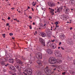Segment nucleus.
Segmentation results:
<instances>
[{"label": "nucleus", "mask_w": 75, "mask_h": 75, "mask_svg": "<svg viewBox=\"0 0 75 75\" xmlns=\"http://www.w3.org/2000/svg\"><path fill=\"white\" fill-rule=\"evenodd\" d=\"M50 64H54L57 62V60L53 57H51L49 58Z\"/></svg>", "instance_id": "obj_1"}, {"label": "nucleus", "mask_w": 75, "mask_h": 75, "mask_svg": "<svg viewBox=\"0 0 75 75\" xmlns=\"http://www.w3.org/2000/svg\"><path fill=\"white\" fill-rule=\"evenodd\" d=\"M14 65L16 68L19 71V73L20 74L19 75H23V74L21 72V67L20 66L18 65V64H17L16 63H15Z\"/></svg>", "instance_id": "obj_2"}, {"label": "nucleus", "mask_w": 75, "mask_h": 75, "mask_svg": "<svg viewBox=\"0 0 75 75\" xmlns=\"http://www.w3.org/2000/svg\"><path fill=\"white\" fill-rule=\"evenodd\" d=\"M54 53L55 55L58 57H62L61 52L58 50H55L54 52Z\"/></svg>", "instance_id": "obj_3"}, {"label": "nucleus", "mask_w": 75, "mask_h": 75, "mask_svg": "<svg viewBox=\"0 0 75 75\" xmlns=\"http://www.w3.org/2000/svg\"><path fill=\"white\" fill-rule=\"evenodd\" d=\"M48 67H47L46 68H45L44 71H46L47 73L46 74H48L49 75H51L52 74V71L50 70H49V69H48Z\"/></svg>", "instance_id": "obj_4"}, {"label": "nucleus", "mask_w": 75, "mask_h": 75, "mask_svg": "<svg viewBox=\"0 0 75 75\" xmlns=\"http://www.w3.org/2000/svg\"><path fill=\"white\" fill-rule=\"evenodd\" d=\"M9 69L11 71H14V72H16L17 71L16 69L15 68V67L11 65H10V66L9 67Z\"/></svg>", "instance_id": "obj_5"}, {"label": "nucleus", "mask_w": 75, "mask_h": 75, "mask_svg": "<svg viewBox=\"0 0 75 75\" xmlns=\"http://www.w3.org/2000/svg\"><path fill=\"white\" fill-rule=\"evenodd\" d=\"M36 57L37 58L38 57L39 59H42V53L40 52L37 53V54Z\"/></svg>", "instance_id": "obj_6"}, {"label": "nucleus", "mask_w": 75, "mask_h": 75, "mask_svg": "<svg viewBox=\"0 0 75 75\" xmlns=\"http://www.w3.org/2000/svg\"><path fill=\"white\" fill-rule=\"evenodd\" d=\"M39 41H40V43L43 46H45V42H44V40L42 39V38H40L39 39Z\"/></svg>", "instance_id": "obj_7"}, {"label": "nucleus", "mask_w": 75, "mask_h": 75, "mask_svg": "<svg viewBox=\"0 0 75 75\" xmlns=\"http://www.w3.org/2000/svg\"><path fill=\"white\" fill-rule=\"evenodd\" d=\"M48 4L49 6L51 7H54V6H55V3L52 2H49L48 3Z\"/></svg>", "instance_id": "obj_8"}, {"label": "nucleus", "mask_w": 75, "mask_h": 75, "mask_svg": "<svg viewBox=\"0 0 75 75\" xmlns=\"http://www.w3.org/2000/svg\"><path fill=\"white\" fill-rule=\"evenodd\" d=\"M45 51L49 54H51L52 53V52L50 49H46Z\"/></svg>", "instance_id": "obj_9"}, {"label": "nucleus", "mask_w": 75, "mask_h": 75, "mask_svg": "<svg viewBox=\"0 0 75 75\" xmlns=\"http://www.w3.org/2000/svg\"><path fill=\"white\" fill-rule=\"evenodd\" d=\"M51 47H52L53 49H55L57 47V45L55 44H52L51 45Z\"/></svg>", "instance_id": "obj_10"}, {"label": "nucleus", "mask_w": 75, "mask_h": 75, "mask_svg": "<svg viewBox=\"0 0 75 75\" xmlns=\"http://www.w3.org/2000/svg\"><path fill=\"white\" fill-rule=\"evenodd\" d=\"M62 10V8L61 7H60L59 8H58V9H57V12L58 13H59L61 10Z\"/></svg>", "instance_id": "obj_11"}, {"label": "nucleus", "mask_w": 75, "mask_h": 75, "mask_svg": "<svg viewBox=\"0 0 75 75\" xmlns=\"http://www.w3.org/2000/svg\"><path fill=\"white\" fill-rule=\"evenodd\" d=\"M9 62L10 63H13L14 62V59H9L8 60Z\"/></svg>", "instance_id": "obj_12"}, {"label": "nucleus", "mask_w": 75, "mask_h": 75, "mask_svg": "<svg viewBox=\"0 0 75 75\" xmlns=\"http://www.w3.org/2000/svg\"><path fill=\"white\" fill-rule=\"evenodd\" d=\"M27 70V72L28 73V74L29 75H31V74L32 73V71H31V70Z\"/></svg>", "instance_id": "obj_13"}, {"label": "nucleus", "mask_w": 75, "mask_h": 75, "mask_svg": "<svg viewBox=\"0 0 75 75\" xmlns=\"http://www.w3.org/2000/svg\"><path fill=\"white\" fill-rule=\"evenodd\" d=\"M37 62L38 64L39 65H40V66L42 65V63L41 62V61L38 60Z\"/></svg>", "instance_id": "obj_14"}, {"label": "nucleus", "mask_w": 75, "mask_h": 75, "mask_svg": "<svg viewBox=\"0 0 75 75\" xmlns=\"http://www.w3.org/2000/svg\"><path fill=\"white\" fill-rule=\"evenodd\" d=\"M60 39H61V40H64V38L65 37V36L63 34L61 35L60 36Z\"/></svg>", "instance_id": "obj_15"}, {"label": "nucleus", "mask_w": 75, "mask_h": 75, "mask_svg": "<svg viewBox=\"0 0 75 75\" xmlns=\"http://www.w3.org/2000/svg\"><path fill=\"white\" fill-rule=\"evenodd\" d=\"M69 11V9L68 8H66L65 12L66 14H68Z\"/></svg>", "instance_id": "obj_16"}, {"label": "nucleus", "mask_w": 75, "mask_h": 75, "mask_svg": "<svg viewBox=\"0 0 75 75\" xmlns=\"http://www.w3.org/2000/svg\"><path fill=\"white\" fill-rule=\"evenodd\" d=\"M69 3L71 5H73L74 4V0L70 1Z\"/></svg>", "instance_id": "obj_17"}, {"label": "nucleus", "mask_w": 75, "mask_h": 75, "mask_svg": "<svg viewBox=\"0 0 75 75\" xmlns=\"http://www.w3.org/2000/svg\"><path fill=\"white\" fill-rule=\"evenodd\" d=\"M41 36L43 37H45V36L46 35V34H45V33H44V32H42L41 33Z\"/></svg>", "instance_id": "obj_18"}, {"label": "nucleus", "mask_w": 75, "mask_h": 75, "mask_svg": "<svg viewBox=\"0 0 75 75\" xmlns=\"http://www.w3.org/2000/svg\"><path fill=\"white\" fill-rule=\"evenodd\" d=\"M50 12L51 14H54V9H50Z\"/></svg>", "instance_id": "obj_19"}, {"label": "nucleus", "mask_w": 75, "mask_h": 75, "mask_svg": "<svg viewBox=\"0 0 75 75\" xmlns=\"http://www.w3.org/2000/svg\"><path fill=\"white\" fill-rule=\"evenodd\" d=\"M16 63H17V64H18L20 60L18 59L17 58H16Z\"/></svg>", "instance_id": "obj_20"}, {"label": "nucleus", "mask_w": 75, "mask_h": 75, "mask_svg": "<svg viewBox=\"0 0 75 75\" xmlns=\"http://www.w3.org/2000/svg\"><path fill=\"white\" fill-rule=\"evenodd\" d=\"M54 24H56L55 27L56 28H57V27H59V25H58V24H59V23H58V22H57V21L55 22Z\"/></svg>", "instance_id": "obj_21"}, {"label": "nucleus", "mask_w": 75, "mask_h": 75, "mask_svg": "<svg viewBox=\"0 0 75 75\" xmlns=\"http://www.w3.org/2000/svg\"><path fill=\"white\" fill-rule=\"evenodd\" d=\"M27 70H25V71L23 72V75H27Z\"/></svg>", "instance_id": "obj_22"}, {"label": "nucleus", "mask_w": 75, "mask_h": 75, "mask_svg": "<svg viewBox=\"0 0 75 75\" xmlns=\"http://www.w3.org/2000/svg\"><path fill=\"white\" fill-rule=\"evenodd\" d=\"M1 65H5V64L4 62H1Z\"/></svg>", "instance_id": "obj_23"}, {"label": "nucleus", "mask_w": 75, "mask_h": 75, "mask_svg": "<svg viewBox=\"0 0 75 75\" xmlns=\"http://www.w3.org/2000/svg\"><path fill=\"white\" fill-rule=\"evenodd\" d=\"M57 62L59 64H61V63H62V61L61 60H58L57 61Z\"/></svg>", "instance_id": "obj_24"}, {"label": "nucleus", "mask_w": 75, "mask_h": 75, "mask_svg": "<svg viewBox=\"0 0 75 75\" xmlns=\"http://www.w3.org/2000/svg\"><path fill=\"white\" fill-rule=\"evenodd\" d=\"M47 35L48 37H51V34L49 33H47Z\"/></svg>", "instance_id": "obj_25"}, {"label": "nucleus", "mask_w": 75, "mask_h": 75, "mask_svg": "<svg viewBox=\"0 0 75 75\" xmlns=\"http://www.w3.org/2000/svg\"><path fill=\"white\" fill-rule=\"evenodd\" d=\"M32 4L33 6H35V5L36 4H34V2H33V3H32Z\"/></svg>", "instance_id": "obj_26"}, {"label": "nucleus", "mask_w": 75, "mask_h": 75, "mask_svg": "<svg viewBox=\"0 0 75 75\" xmlns=\"http://www.w3.org/2000/svg\"><path fill=\"white\" fill-rule=\"evenodd\" d=\"M18 64H21V65L23 64V62H21V61H19V63Z\"/></svg>", "instance_id": "obj_27"}, {"label": "nucleus", "mask_w": 75, "mask_h": 75, "mask_svg": "<svg viewBox=\"0 0 75 75\" xmlns=\"http://www.w3.org/2000/svg\"><path fill=\"white\" fill-rule=\"evenodd\" d=\"M3 72H5L6 71V70L5 69H3Z\"/></svg>", "instance_id": "obj_28"}, {"label": "nucleus", "mask_w": 75, "mask_h": 75, "mask_svg": "<svg viewBox=\"0 0 75 75\" xmlns=\"http://www.w3.org/2000/svg\"><path fill=\"white\" fill-rule=\"evenodd\" d=\"M28 18L30 19H32V16H29Z\"/></svg>", "instance_id": "obj_29"}, {"label": "nucleus", "mask_w": 75, "mask_h": 75, "mask_svg": "<svg viewBox=\"0 0 75 75\" xmlns=\"http://www.w3.org/2000/svg\"><path fill=\"white\" fill-rule=\"evenodd\" d=\"M10 55H11V54L9 53L8 54V56L10 58H11V57H12V56Z\"/></svg>", "instance_id": "obj_30"}, {"label": "nucleus", "mask_w": 75, "mask_h": 75, "mask_svg": "<svg viewBox=\"0 0 75 75\" xmlns=\"http://www.w3.org/2000/svg\"><path fill=\"white\" fill-rule=\"evenodd\" d=\"M3 38H5V34H3L2 35Z\"/></svg>", "instance_id": "obj_31"}, {"label": "nucleus", "mask_w": 75, "mask_h": 75, "mask_svg": "<svg viewBox=\"0 0 75 75\" xmlns=\"http://www.w3.org/2000/svg\"><path fill=\"white\" fill-rule=\"evenodd\" d=\"M63 17H64V18L65 17H64V16H60V18L62 19V18H63Z\"/></svg>", "instance_id": "obj_32"}, {"label": "nucleus", "mask_w": 75, "mask_h": 75, "mask_svg": "<svg viewBox=\"0 0 75 75\" xmlns=\"http://www.w3.org/2000/svg\"><path fill=\"white\" fill-rule=\"evenodd\" d=\"M9 35L11 36L12 35H13V34L12 33H9Z\"/></svg>", "instance_id": "obj_33"}, {"label": "nucleus", "mask_w": 75, "mask_h": 75, "mask_svg": "<svg viewBox=\"0 0 75 75\" xmlns=\"http://www.w3.org/2000/svg\"><path fill=\"white\" fill-rule=\"evenodd\" d=\"M9 65V64H7L6 65H5L6 67H7V66H8Z\"/></svg>", "instance_id": "obj_34"}, {"label": "nucleus", "mask_w": 75, "mask_h": 75, "mask_svg": "<svg viewBox=\"0 0 75 75\" xmlns=\"http://www.w3.org/2000/svg\"><path fill=\"white\" fill-rule=\"evenodd\" d=\"M5 61H8V59H7V58H6L5 59Z\"/></svg>", "instance_id": "obj_35"}, {"label": "nucleus", "mask_w": 75, "mask_h": 75, "mask_svg": "<svg viewBox=\"0 0 75 75\" xmlns=\"http://www.w3.org/2000/svg\"><path fill=\"white\" fill-rule=\"evenodd\" d=\"M13 72H12L11 71H9V73L10 74H13Z\"/></svg>", "instance_id": "obj_36"}, {"label": "nucleus", "mask_w": 75, "mask_h": 75, "mask_svg": "<svg viewBox=\"0 0 75 75\" xmlns=\"http://www.w3.org/2000/svg\"><path fill=\"white\" fill-rule=\"evenodd\" d=\"M52 42H54V41H55V40L54 39L53 40H51Z\"/></svg>", "instance_id": "obj_37"}, {"label": "nucleus", "mask_w": 75, "mask_h": 75, "mask_svg": "<svg viewBox=\"0 0 75 75\" xmlns=\"http://www.w3.org/2000/svg\"><path fill=\"white\" fill-rule=\"evenodd\" d=\"M31 26L30 25V26H29V27L30 28V29H32V27H31Z\"/></svg>", "instance_id": "obj_38"}, {"label": "nucleus", "mask_w": 75, "mask_h": 75, "mask_svg": "<svg viewBox=\"0 0 75 75\" xmlns=\"http://www.w3.org/2000/svg\"><path fill=\"white\" fill-rule=\"evenodd\" d=\"M46 23H45V24L44 25V26H45L47 25V22H46Z\"/></svg>", "instance_id": "obj_39"}, {"label": "nucleus", "mask_w": 75, "mask_h": 75, "mask_svg": "<svg viewBox=\"0 0 75 75\" xmlns=\"http://www.w3.org/2000/svg\"><path fill=\"white\" fill-rule=\"evenodd\" d=\"M13 20L17 21V18L14 19Z\"/></svg>", "instance_id": "obj_40"}, {"label": "nucleus", "mask_w": 75, "mask_h": 75, "mask_svg": "<svg viewBox=\"0 0 75 75\" xmlns=\"http://www.w3.org/2000/svg\"><path fill=\"white\" fill-rule=\"evenodd\" d=\"M62 74H63V75H65V72H64Z\"/></svg>", "instance_id": "obj_41"}, {"label": "nucleus", "mask_w": 75, "mask_h": 75, "mask_svg": "<svg viewBox=\"0 0 75 75\" xmlns=\"http://www.w3.org/2000/svg\"><path fill=\"white\" fill-rule=\"evenodd\" d=\"M23 59H24V60L25 61V60H26V58H23Z\"/></svg>", "instance_id": "obj_42"}, {"label": "nucleus", "mask_w": 75, "mask_h": 75, "mask_svg": "<svg viewBox=\"0 0 75 75\" xmlns=\"http://www.w3.org/2000/svg\"><path fill=\"white\" fill-rule=\"evenodd\" d=\"M8 25H9V24H8V23H7L6 24V26H8Z\"/></svg>", "instance_id": "obj_43"}, {"label": "nucleus", "mask_w": 75, "mask_h": 75, "mask_svg": "<svg viewBox=\"0 0 75 75\" xmlns=\"http://www.w3.org/2000/svg\"><path fill=\"white\" fill-rule=\"evenodd\" d=\"M62 43H61V42H59V45H61V44Z\"/></svg>", "instance_id": "obj_44"}, {"label": "nucleus", "mask_w": 75, "mask_h": 75, "mask_svg": "<svg viewBox=\"0 0 75 75\" xmlns=\"http://www.w3.org/2000/svg\"><path fill=\"white\" fill-rule=\"evenodd\" d=\"M8 20H10V17H8Z\"/></svg>", "instance_id": "obj_45"}, {"label": "nucleus", "mask_w": 75, "mask_h": 75, "mask_svg": "<svg viewBox=\"0 0 75 75\" xmlns=\"http://www.w3.org/2000/svg\"><path fill=\"white\" fill-rule=\"evenodd\" d=\"M11 9H12V10H14V8H11Z\"/></svg>", "instance_id": "obj_46"}, {"label": "nucleus", "mask_w": 75, "mask_h": 75, "mask_svg": "<svg viewBox=\"0 0 75 75\" xmlns=\"http://www.w3.org/2000/svg\"><path fill=\"white\" fill-rule=\"evenodd\" d=\"M61 48H62L63 50H64V48H63V47H61Z\"/></svg>", "instance_id": "obj_47"}, {"label": "nucleus", "mask_w": 75, "mask_h": 75, "mask_svg": "<svg viewBox=\"0 0 75 75\" xmlns=\"http://www.w3.org/2000/svg\"><path fill=\"white\" fill-rule=\"evenodd\" d=\"M71 73H72V74H74V71H72V72H71Z\"/></svg>", "instance_id": "obj_48"}, {"label": "nucleus", "mask_w": 75, "mask_h": 75, "mask_svg": "<svg viewBox=\"0 0 75 75\" xmlns=\"http://www.w3.org/2000/svg\"><path fill=\"white\" fill-rule=\"evenodd\" d=\"M57 30V28H55V29H54V31H55V30Z\"/></svg>", "instance_id": "obj_49"}, {"label": "nucleus", "mask_w": 75, "mask_h": 75, "mask_svg": "<svg viewBox=\"0 0 75 75\" xmlns=\"http://www.w3.org/2000/svg\"><path fill=\"white\" fill-rule=\"evenodd\" d=\"M38 73H39V75H41V73H40V72H39Z\"/></svg>", "instance_id": "obj_50"}, {"label": "nucleus", "mask_w": 75, "mask_h": 75, "mask_svg": "<svg viewBox=\"0 0 75 75\" xmlns=\"http://www.w3.org/2000/svg\"><path fill=\"white\" fill-rule=\"evenodd\" d=\"M31 8L32 10V11H34V9H33V8Z\"/></svg>", "instance_id": "obj_51"}, {"label": "nucleus", "mask_w": 75, "mask_h": 75, "mask_svg": "<svg viewBox=\"0 0 75 75\" xmlns=\"http://www.w3.org/2000/svg\"><path fill=\"white\" fill-rule=\"evenodd\" d=\"M12 75H16V74L15 73L14 74H13Z\"/></svg>", "instance_id": "obj_52"}, {"label": "nucleus", "mask_w": 75, "mask_h": 75, "mask_svg": "<svg viewBox=\"0 0 75 75\" xmlns=\"http://www.w3.org/2000/svg\"><path fill=\"white\" fill-rule=\"evenodd\" d=\"M12 39H13V40H14V37H13L12 38Z\"/></svg>", "instance_id": "obj_53"}, {"label": "nucleus", "mask_w": 75, "mask_h": 75, "mask_svg": "<svg viewBox=\"0 0 75 75\" xmlns=\"http://www.w3.org/2000/svg\"><path fill=\"white\" fill-rule=\"evenodd\" d=\"M70 30H71L72 29V27L71 28H70Z\"/></svg>", "instance_id": "obj_54"}, {"label": "nucleus", "mask_w": 75, "mask_h": 75, "mask_svg": "<svg viewBox=\"0 0 75 75\" xmlns=\"http://www.w3.org/2000/svg\"><path fill=\"white\" fill-rule=\"evenodd\" d=\"M33 25H35V23L34 22L33 23Z\"/></svg>", "instance_id": "obj_55"}, {"label": "nucleus", "mask_w": 75, "mask_h": 75, "mask_svg": "<svg viewBox=\"0 0 75 75\" xmlns=\"http://www.w3.org/2000/svg\"><path fill=\"white\" fill-rule=\"evenodd\" d=\"M56 68H54V71H55V70H56Z\"/></svg>", "instance_id": "obj_56"}, {"label": "nucleus", "mask_w": 75, "mask_h": 75, "mask_svg": "<svg viewBox=\"0 0 75 75\" xmlns=\"http://www.w3.org/2000/svg\"><path fill=\"white\" fill-rule=\"evenodd\" d=\"M28 9H29V8H30V7L29 6H28Z\"/></svg>", "instance_id": "obj_57"}, {"label": "nucleus", "mask_w": 75, "mask_h": 75, "mask_svg": "<svg viewBox=\"0 0 75 75\" xmlns=\"http://www.w3.org/2000/svg\"><path fill=\"white\" fill-rule=\"evenodd\" d=\"M24 14L25 15H26V13H24Z\"/></svg>", "instance_id": "obj_58"}, {"label": "nucleus", "mask_w": 75, "mask_h": 75, "mask_svg": "<svg viewBox=\"0 0 75 75\" xmlns=\"http://www.w3.org/2000/svg\"><path fill=\"white\" fill-rule=\"evenodd\" d=\"M49 43H50V42H47V45H48V44H49Z\"/></svg>", "instance_id": "obj_59"}, {"label": "nucleus", "mask_w": 75, "mask_h": 75, "mask_svg": "<svg viewBox=\"0 0 75 75\" xmlns=\"http://www.w3.org/2000/svg\"><path fill=\"white\" fill-rule=\"evenodd\" d=\"M67 23H69V22L68 21V22H67Z\"/></svg>", "instance_id": "obj_60"}, {"label": "nucleus", "mask_w": 75, "mask_h": 75, "mask_svg": "<svg viewBox=\"0 0 75 75\" xmlns=\"http://www.w3.org/2000/svg\"><path fill=\"white\" fill-rule=\"evenodd\" d=\"M49 9H50V10H51V9H52V8H49Z\"/></svg>", "instance_id": "obj_61"}, {"label": "nucleus", "mask_w": 75, "mask_h": 75, "mask_svg": "<svg viewBox=\"0 0 75 75\" xmlns=\"http://www.w3.org/2000/svg\"><path fill=\"white\" fill-rule=\"evenodd\" d=\"M59 48H60V47H58V49H59Z\"/></svg>", "instance_id": "obj_62"}, {"label": "nucleus", "mask_w": 75, "mask_h": 75, "mask_svg": "<svg viewBox=\"0 0 75 75\" xmlns=\"http://www.w3.org/2000/svg\"><path fill=\"white\" fill-rule=\"evenodd\" d=\"M2 20H4H4H5L4 19H2Z\"/></svg>", "instance_id": "obj_63"}, {"label": "nucleus", "mask_w": 75, "mask_h": 75, "mask_svg": "<svg viewBox=\"0 0 75 75\" xmlns=\"http://www.w3.org/2000/svg\"><path fill=\"white\" fill-rule=\"evenodd\" d=\"M53 37H54V38H55V36H53Z\"/></svg>", "instance_id": "obj_64"}]
</instances>
